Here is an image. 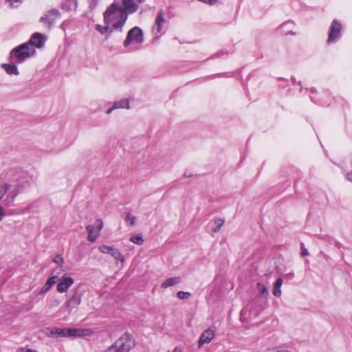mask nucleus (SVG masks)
Here are the masks:
<instances>
[{
  "label": "nucleus",
  "instance_id": "1",
  "mask_svg": "<svg viewBox=\"0 0 352 352\" xmlns=\"http://www.w3.org/2000/svg\"><path fill=\"white\" fill-rule=\"evenodd\" d=\"M104 22L111 27V32L113 30L122 31L127 19V13L118 6V3H113L103 14Z\"/></svg>",
  "mask_w": 352,
  "mask_h": 352
},
{
  "label": "nucleus",
  "instance_id": "2",
  "mask_svg": "<svg viewBox=\"0 0 352 352\" xmlns=\"http://www.w3.org/2000/svg\"><path fill=\"white\" fill-rule=\"evenodd\" d=\"M36 50L33 47H30L26 43L14 47L10 53V62L21 63L27 58L33 56Z\"/></svg>",
  "mask_w": 352,
  "mask_h": 352
},
{
  "label": "nucleus",
  "instance_id": "3",
  "mask_svg": "<svg viewBox=\"0 0 352 352\" xmlns=\"http://www.w3.org/2000/svg\"><path fill=\"white\" fill-rule=\"evenodd\" d=\"M90 331L87 329H70L54 327L50 330L49 336L52 338L59 337H81L87 336Z\"/></svg>",
  "mask_w": 352,
  "mask_h": 352
},
{
  "label": "nucleus",
  "instance_id": "4",
  "mask_svg": "<svg viewBox=\"0 0 352 352\" xmlns=\"http://www.w3.org/2000/svg\"><path fill=\"white\" fill-rule=\"evenodd\" d=\"M134 345L132 337L129 334H125L119 338L113 345L107 349L106 352H129Z\"/></svg>",
  "mask_w": 352,
  "mask_h": 352
},
{
  "label": "nucleus",
  "instance_id": "5",
  "mask_svg": "<svg viewBox=\"0 0 352 352\" xmlns=\"http://www.w3.org/2000/svg\"><path fill=\"white\" fill-rule=\"evenodd\" d=\"M143 41L144 37L142 30L138 27H134L129 31L126 38L124 41V46L128 47L132 43L140 44Z\"/></svg>",
  "mask_w": 352,
  "mask_h": 352
},
{
  "label": "nucleus",
  "instance_id": "6",
  "mask_svg": "<svg viewBox=\"0 0 352 352\" xmlns=\"http://www.w3.org/2000/svg\"><path fill=\"white\" fill-rule=\"evenodd\" d=\"M82 294L78 287L73 289L69 294V296L65 302L67 309L69 312L77 307L82 300Z\"/></svg>",
  "mask_w": 352,
  "mask_h": 352
},
{
  "label": "nucleus",
  "instance_id": "7",
  "mask_svg": "<svg viewBox=\"0 0 352 352\" xmlns=\"http://www.w3.org/2000/svg\"><path fill=\"white\" fill-rule=\"evenodd\" d=\"M341 28V24L337 20L335 19L332 21L329 28L327 43H334L340 38Z\"/></svg>",
  "mask_w": 352,
  "mask_h": 352
},
{
  "label": "nucleus",
  "instance_id": "8",
  "mask_svg": "<svg viewBox=\"0 0 352 352\" xmlns=\"http://www.w3.org/2000/svg\"><path fill=\"white\" fill-rule=\"evenodd\" d=\"M114 3H118V6L127 13V16L138 9V5L135 0H115Z\"/></svg>",
  "mask_w": 352,
  "mask_h": 352
},
{
  "label": "nucleus",
  "instance_id": "9",
  "mask_svg": "<svg viewBox=\"0 0 352 352\" xmlns=\"http://www.w3.org/2000/svg\"><path fill=\"white\" fill-rule=\"evenodd\" d=\"M98 250L103 254H110L116 261H124V258L120 252L114 246H109L106 245H100Z\"/></svg>",
  "mask_w": 352,
  "mask_h": 352
},
{
  "label": "nucleus",
  "instance_id": "10",
  "mask_svg": "<svg viewBox=\"0 0 352 352\" xmlns=\"http://www.w3.org/2000/svg\"><path fill=\"white\" fill-rule=\"evenodd\" d=\"M46 38H47L43 34L36 32L32 35L30 39L26 43L29 44L30 47H33L34 49L35 47L41 49L44 46Z\"/></svg>",
  "mask_w": 352,
  "mask_h": 352
},
{
  "label": "nucleus",
  "instance_id": "11",
  "mask_svg": "<svg viewBox=\"0 0 352 352\" xmlns=\"http://www.w3.org/2000/svg\"><path fill=\"white\" fill-rule=\"evenodd\" d=\"M166 19L164 18V12L162 10H160L157 14L155 20V23L153 27V32L157 36L161 34L163 25L166 23Z\"/></svg>",
  "mask_w": 352,
  "mask_h": 352
},
{
  "label": "nucleus",
  "instance_id": "12",
  "mask_svg": "<svg viewBox=\"0 0 352 352\" xmlns=\"http://www.w3.org/2000/svg\"><path fill=\"white\" fill-rule=\"evenodd\" d=\"M60 16V12L56 9H52L47 12V14L41 18L40 21L45 23L50 29L54 24L56 19Z\"/></svg>",
  "mask_w": 352,
  "mask_h": 352
},
{
  "label": "nucleus",
  "instance_id": "13",
  "mask_svg": "<svg viewBox=\"0 0 352 352\" xmlns=\"http://www.w3.org/2000/svg\"><path fill=\"white\" fill-rule=\"evenodd\" d=\"M214 329L210 327L204 331L199 337L198 346L201 348L204 344L210 343L214 337Z\"/></svg>",
  "mask_w": 352,
  "mask_h": 352
},
{
  "label": "nucleus",
  "instance_id": "14",
  "mask_svg": "<svg viewBox=\"0 0 352 352\" xmlns=\"http://www.w3.org/2000/svg\"><path fill=\"white\" fill-rule=\"evenodd\" d=\"M74 283V280L72 277L63 276L56 286L57 292L59 293L67 292Z\"/></svg>",
  "mask_w": 352,
  "mask_h": 352
},
{
  "label": "nucleus",
  "instance_id": "15",
  "mask_svg": "<svg viewBox=\"0 0 352 352\" xmlns=\"http://www.w3.org/2000/svg\"><path fill=\"white\" fill-rule=\"evenodd\" d=\"M57 276H51L46 281L45 284L41 288L39 291L40 295L45 294L56 283Z\"/></svg>",
  "mask_w": 352,
  "mask_h": 352
},
{
  "label": "nucleus",
  "instance_id": "16",
  "mask_svg": "<svg viewBox=\"0 0 352 352\" xmlns=\"http://www.w3.org/2000/svg\"><path fill=\"white\" fill-rule=\"evenodd\" d=\"M16 63L14 62H11V63H4L2 65V67L5 69L8 74L18 76L19 72Z\"/></svg>",
  "mask_w": 352,
  "mask_h": 352
},
{
  "label": "nucleus",
  "instance_id": "17",
  "mask_svg": "<svg viewBox=\"0 0 352 352\" xmlns=\"http://www.w3.org/2000/svg\"><path fill=\"white\" fill-rule=\"evenodd\" d=\"M113 109H130V102L129 100L126 98H122L118 101H116L113 104Z\"/></svg>",
  "mask_w": 352,
  "mask_h": 352
},
{
  "label": "nucleus",
  "instance_id": "18",
  "mask_svg": "<svg viewBox=\"0 0 352 352\" xmlns=\"http://www.w3.org/2000/svg\"><path fill=\"white\" fill-rule=\"evenodd\" d=\"M182 279L179 276L169 278L163 282L161 285L162 288H167L179 283Z\"/></svg>",
  "mask_w": 352,
  "mask_h": 352
},
{
  "label": "nucleus",
  "instance_id": "19",
  "mask_svg": "<svg viewBox=\"0 0 352 352\" xmlns=\"http://www.w3.org/2000/svg\"><path fill=\"white\" fill-rule=\"evenodd\" d=\"M86 230L88 232V240L91 242H94L99 236L98 232H94V226L91 225L87 226Z\"/></svg>",
  "mask_w": 352,
  "mask_h": 352
},
{
  "label": "nucleus",
  "instance_id": "20",
  "mask_svg": "<svg viewBox=\"0 0 352 352\" xmlns=\"http://www.w3.org/2000/svg\"><path fill=\"white\" fill-rule=\"evenodd\" d=\"M283 284V279L281 278H278L273 285L272 293L275 296L280 297L281 296V285Z\"/></svg>",
  "mask_w": 352,
  "mask_h": 352
},
{
  "label": "nucleus",
  "instance_id": "21",
  "mask_svg": "<svg viewBox=\"0 0 352 352\" xmlns=\"http://www.w3.org/2000/svg\"><path fill=\"white\" fill-rule=\"evenodd\" d=\"M256 288L262 297H267L269 295L267 288L261 283L256 284Z\"/></svg>",
  "mask_w": 352,
  "mask_h": 352
},
{
  "label": "nucleus",
  "instance_id": "22",
  "mask_svg": "<svg viewBox=\"0 0 352 352\" xmlns=\"http://www.w3.org/2000/svg\"><path fill=\"white\" fill-rule=\"evenodd\" d=\"M11 184H9L6 182H0V200L3 197L6 192L10 188Z\"/></svg>",
  "mask_w": 352,
  "mask_h": 352
},
{
  "label": "nucleus",
  "instance_id": "23",
  "mask_svg": "<svg viewBox=\"0 0 352 352\" xmlns=\"http://www.w3.org/2000/svg\"><path fill=\"white\" fill-rule=\"evenodd\" d=\"M95 28L97 31H98L101 34H104L109 30L111 31V27L105 24V25H101L99 24L96 25Z\"/></svg>",
  "mask_w": 352,
  "mask_h": 352
},
{
  "label": "nucleus",
  "instance_id": "24",
  "mask_svg": "<svg viewBox=\"0 0 352 352\" xmlns=\"http://www.w3.org/2000/svg\"><path fill=\"white\" fill-rule=\"evenodd\" d=\"M18 192L15 190L10 191L6 199H5V202L6 203V205H10L14 199V197L17 195Z\"/></svg>",
  "mask_w": 352,
  "mask_h": 352
},
{
  "label": "nucleus",
  "instance_id": "25",
  "mask_svg": "<svg viewBox=\"0 0 352 352\" xmlns=\"http://www.w3.org/2000/svg\"><path fill=\"white\" fill-rule=\"evenodd\" d=\"M130 241L137 245H142L144 243V239L142 235L138 234L131 236Z\"/></svg>",
  "mask_w": 352,
  "mask_h": 352
},
{
  "label": "nucleus",
  "instance_id": "26",
  "mask_svg": "<svg viewBox=\"0 0 352 352\" xmlns=\"http://www.w3.org/2000/svg\"><path fill=\"white\" fill-rule=\"evenodd\" d=\"M224 224V220L222 219H217L214 221L215 227L213 228V232H217L220 230L221 228Z\"/></svg>",
  "mask_w": 352,
  "mask_h": 352
},
{
  "label": "nucleus",
  "instance_id": "27",
  "mask_svg": "<svg viewBox=\"0 0 352 352\" xmlns=\"http://www.w3.org/2000/svg\"><path fill=\"white\" fill-rule=\"evenodd\" d=\"M177 297L181 300L188 298L191 294L190 292L179 291L177 294Z\"/></svg>",
  "mask_w": 352,
  "mask_h": 352
},
{
  "label": "nucleus",
  "instance_id": "28",
  "mask_svg": "<svg viewBox=\"0 0 352 352\" xmlns=\"http://www.w3.org/2000/svg\"><path fill=\"white\" fill-rule=\"evenodd\" d=\"M125 220L126 221H130V224L131 226H134L135 224L136 218L135 217L131 215V213H127L125 216Z\"/></svg>",
  "mask_w": 352,
  "mask_h": 352
},
{
  "label": "nucleus",
  "instance_id": "29",
  "mask_svg": "<svg viewBox=\"0 0 352 352\" xmlns=\"http://www.w3.org/2000/svg\"><path fill=\"white\" fill-rule=\"evenodd\" d=\"M94 226H96V228H97L96 232H98V234H100V232L103 228L102 221L100 219H98L95 222Z\"/></svg>",
  "mask_w": 352,
  "mask_h": 352
},
{
  "label": "nucleus",
  "instance_id": "30",
  "mask_svg": "<svg viewBox=\"0 0 352 352\" xmlns=\"http://www.w3.org/2000/svg\"><path fill=\"white\" fill-rule=\"evenodd\" d=\"M54 262L62 266L63 263H64V260L62 256L58 255L54 258Z\"/></svg>",
  "mask_w": 352,
  "mask_h": 352
},
{
  "label": "nucleus",
  "instance_id": "31",
  "mask_svg": "<svg viewBox=\"0 0 352 352\" xmlns=\"http://www.w3.org/2000/svg\"><path fill=\"white\" fill-rule=\"evenodd\" d=\"M301 255L302 256H308L309 255V252L308 250L304 247V245L303 243H301Z\"/></svg>",
  "mask_w": 352,
  "mask_h": 352
},
{
  "label": "nucleus",
  "instance_id": "32",
  "mask_svg": "<svg viewBox=\"0 0 352 352\" xmlns=\"http://www.w3.org/2000/svg\"><path fill=\"white\" fill-rule=\"evenodd\" d=\"M5 216H6L5 210H4L3 208L0 205V221H2V219L4 218Z\"/></svg>",
  "mask_w": 352,
  "mask_h": 352
},
{
  "label": "nucleus",
  "instance_id": "33",
  "mask_svg": "<svg viewBox=\"0 0 352 352\" xmlns=\"http://www.w3.org/2000/svg\"><path fill=\"white\" fill-rule=\"evenodd\" d=\"M12 175L14 176V179L16 180V181H18V177H15V175H14V171H10L8 173V179H11Z\"/></svg>",
  "mask_w": 352,
  "mask_h": 352
},
{
  "label": "nucleus",
  "instance_id": "34",
  "mask_svg": "<svg viewBox=\"0 0 352 352\" xmlns=\"http://www.w3.org/2000/svg\"><path fill=\"white\" fill-rule=\"evenodd\" d=\"M115 109H113V106H112L111 108H109V109L106 111V113H107V115H109V114L111 113V112H112L113 110H115Z\"/></svg>",
  "mask_w": 352,
  "mask_h": 352
},
{
  "label": "nucleus",
  "instance_id": "35",
  "mask_svg": "<svg viewBox=\"0 0 352 352\" xmlns=\"http://www.w3.org/2000/svg\"><path fill=\"white\" fill-rule=\"evenodd\" d=\"M29 351H30V349H25L23 348L19 349L18 351V352H29Z\"/></svg>",
  "mask_w": 352,
  "mask_h": 352
},
{
  "label": "nucleus",
  "instance_id": "36",
  "mask_svg": "<svg viewBox=\"0 0 352 352\" xmlns=\"http://www.w3.org/2000/svg\"><path fill=\"white\" fill-rule=\"evenodd\" d=\"M60 304V301L58 300H55L54 301V306H58Z\"/></svg>",
  "mask_w": 352,
  "mask_h": 352
},
{
  "label": "nucleus",
  "instance_id": "37",
  "mask_svg": "<svg viewBox=\"0 0 352 352\" xmlns=\"http://www.w3.org/2000/svg\"><path fill=\"white\" fill-rule=\"evenodd\" d=\"M173 352H181L178 348H175L173 349Z\"/></svg>",
  "mask_w": 352,
  "mask_h": 352
},
{
  "label": "nucleus",
  "instance_id": "38",
  "mask_svg": "<svg viewBox=\"0 0 352 352\" xmlns=\"http://www.w3.org/2000/svg\"><path fill=\"white\" fill-rule=\"evenodd\" d=\"M67 1H68L69 6H71L72 2L74 1V0H67Z\"/></svg>",
  "mask_w": 352,
  "mask_h": 352
},
{
  "label": "nucleus",
  "instance_id": "39",
  "mask_svg": "<svg viewBox=\"0 0 352 352\" xmlns=\"http://www.w3.org/2000/svg\"><path fill=\"white\" fill-rule=\"evenodd\" d=\"M60 28L65 31V26H64V23H63L61 25H60Z\"/></svg>",
  "mask_w": 352,
  "mask_h": 352
},
{
  "label": "nucleus",
  "instance_id": "40",
  "mask_svg": "<svg viewBox=\"0 0 352 352\" xmlns=\"http://www.w3.org/2000/svg\"><path fill=\"white\" fill-rule=\"evenodd\" d=\"M29 352H37V351H34V350H32V349H30V351H29Z\"/></svg>",
  "mask_w": 352,
  "mask_h": 352
},
{
  "label": "nucleus",
  "instance_id": "41",
  "mask_svg": "<svg viewBox=\"0 0 352 352\" xmlns=\"http://www.w3.org/2000/svg\"><path fill=\"white\" fill-rule=\"evenodd\" d=\"M135 2H136V1H138V2H142V1H143V0H135Z\"/></svg>",
  "mask_w": 352,
  "mask_h": 352
},
{
  "label": "nucleus",
  "instance_id": "42",
  "mask_svg": "<svg viewBox=\"0 0 352 352\" xmlns=\"http://www.w3.org/2000/svg\"><path fill=\"white\" fill-rule=\"evenodd\" d=\"M289 24H290V23L289 22H287L285 24H284V25H289Z\"/></svg>",
  "mask_w": 352,
  "mask_h": 352
}]
</instances>
